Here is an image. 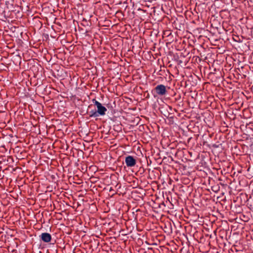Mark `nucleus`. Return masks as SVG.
<instances>
[{
  "label": "nucleus",
  "mask_w": 253,
  "mask_h": 253,
  "mask_svg": "<svg viewBox=\"0 0 253 253\" xmlns=\"http://www.w3.org/2000/svg\"><path fill=\"white\" fill-rule=\"evenodd\" d=\"M92 103L97 107V110L95 108L91 109L93 107L92 104H90L88 107L87 114L89 115L90 118L98 117L99 116H102L105 115L107 111V108L103 106L101 103L97 101L95 99L92 100Z\"/></svg>",
  "instance_id": "obj_1"
},
{
  "label": "nucleus",
  "mask_w": 253,
  "mask_h": 253,
  "mask_svg": "<svg viewBox=\"0 0 253 253\" xmlns=\"http://www.w3.org/2000/svg\"><path fill=\"white\" fill-rule=\"evenodd\" d=\"M154 91L157 95L160 96L165 95L167 92L166 86L162 84L157 85L154 88Z\"/></svg>",
  "instance_id": "obj_2"
},
{
  "label": "nucleus",
  "mask_w": 253,
  "mask_h": 253,
  "mask_svg": "<svg viewBox=\"0 0 253 253\" xmlns=\"http://www.w3.org/2000/svg\"><path fill=\"white\" fill-rule=\"evenodd\" d=\"M125 163L127 167H133L136 164V159L132 156H127L125 158Z\"/></svg>",
  "instance_id": "obj_3"
},
{
  "label": "nucleus",
  "mask_w": 253,
  "mask_h": 253,
  "mask_svg": "<svg viewBox=\"0 0 253 253\" xmlns=\"http://www.w3.org/2000/svg\"><path fill=\"white\" fill-rule=\"evenodd\" d=\"M40 237L41 240L45 243H48L51 240V236L48 233H42Z\"/></svg>",
  "instance_id": "obj_4"
},
{
  "label": "nucleus",
  "mask_w": 253,
  "mask_h": 253,
  "mask_svg": "<svg viewBox=\"0 0 253 253\" xmlns=\"http://www.w3.org/2000/svg\"><path fill=\"white\" fill-rule=\"evenodd\" d=\"M174 111H175V110L172 109L171 106H167L165 108H163V111H162V113H163V115L165 117L167 118L169 117L170 113Z\"/></svg>",
  "instance_id": "obj_5"
},
{
  "label": "nucleus",
  "mask_w": 253,
  "mask_h": 253,
  "mask_svg": "<svg viewBox=\"0 0 253 253\" xmlns=\"http://www.w3.org/2000/svg\"><path fill=\"white\" fill-rule=\"evenodd\" d=\"M173 112H172L170 113V114H169V117H167V118L169 120V122H171L172 124L173 123V119H174Z\"/></svg>",
  "instance_id": "obj_6"
},
{
  "label": "nucleus",
  "mask_w": 253,
  "mask_h": 253,
  "mask_svg": "<svg viewBox=\"0 0 253 253\" xmlns=\"http://www.w3.org/2000/svg\"><path fill=\"white\" fill-rule=\"evenodd\" d=\"M171 35V32L169 30H166L164 31L163 37H169Z\"/></svg>",
  "instance_id": "obj_7"
},
{
  "label": "nucleus",
  "mask_w": 253,
  "mask_h": 253,
  "mask_svg": "<svg viewBox=\"0 0 253 253\" xmlns=\"http://www.w3.org/2000/svg\"><path fill=\"white\" fill-rule=\"evenodd\" d=\"M82 171H84V172L86 171L87 166L86 165L83 166L82 168Z\"/></svg>",
  "instance_id": "obj_8"
},
{
  "label": "nucleus",
  "mask_w": 253,
  "mask_h": 253,
  "mask_svg": "<svg viewBox=\"0 0 253 253\" xmlns=\"http://www.w3.org/2000/svg\"><path fill=\"white\" fill-rule=\"evenodd\" d=\"M161 205H162V206H163L165 207V204H164V202H162V203H161V204H160V205H159V208H161Z\"/></svg>",
  "instance_id": "obj_9"
},
{
  "label": "nucleus",
  "mask_w": 253,
  "mask_h": 253,
  "mask_svg": "<svg viewBox=\"0 0 253 253\" xmlns=\"http://www.w3.org/2000/svg\"><path fill=\"white\" fill-rule=\"evenodd\" d=\"M251 91H252V92L253 93V85L251 87Z\"/></svg>",
  "instance_id": "obj_10"
},
{
  "label": "nucleus",
  "mask_w": 253,
  "mask_h": 253,
  "mask_svg": "<svg viewBox=\"0 0 253 253\" xmlns=\"http://www.w3.org/2000/svg\"><path fill=\"white\" fill-rule=\"evenodd\" d=\"M109 104H108L107 105V107L108 108H109Z\"/></svg>",
  "instance_id": "obj_11"
},
{
  "label": "nucleus",
  "mask_w": 253,
  "mask_h": 253,
  "mask_svg": "<svg viewBox=\"0 0 253 253\" xmlns=\"http://www.w3.org/2000/svg\"><path fill=\"white\" fill-rule=\"evenodd\" d=\"M174 24H175V25L176 26V22L175 21L174 22Z\"/></svg>",
  "instance_id": "obj_12"
},
{
  "label": "nucleus",
  "mask_w": 253,
  "mask_h": 253,
  "mask_svg": "<svg viewBox=\"0 0 253 253\" xmlns=\"http://www.w3.org/2000/svg\"><path fill=\"white\" fill-rule=\"evenodd\" d=\"M9 158L11 159H12V158L11 157H10Z\"/></svg>",
  "instance_id": "obj_13"
}]
</instances>
